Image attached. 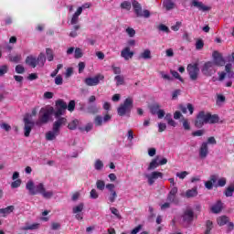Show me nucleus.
Instances as JSON below:
<instances>
[{"instance_id":"57","label":"nucleus","mask_w":234,"mask_h":234,"mask_svg":"<svg viewBox=\"0 0 234 234\" xmlns=\"http://www.w3.org/2000/svg\"><path fill=\"white\" fill-rule=\"evenodd\" d=\"M61 229V224H59L58 222H52L51 223V229L53 231H56L58 229Z\"/></svg>"},{"instance_id":"39","label":"nucleus","mask_w":234,"mask_h":234,"mask_svg":"<svg viewBox=\"0 0 234 234\" xmlns=\"http://www.w3.org/2000/svg\"><path fill=\"white\" fill-rule=\"evenodd\" d=\"M21 59H22L21 55H16V56L9 57V61H11L12 63H19V61H21Z\"/></svg>"},{"instance_id":"28","label":"nucleus","mask_w":234,"mask_h":234,"mask_svg":"<svg viewBox=\"0 0 234 234\" xmlns=\"http://www.w3.org/2000/svg\"><path fill=\"white\" fill-rule=\"evenodd\" d=\"M46 61H47V57L43 53H40L37 58V64L41 65V67H43Z\"/></svg>"},{"instance_id":"58","label":"nucleus","mask_w":234,"mask_h":234,"mask_svg":"<svg viewBox=\"0 0 234 234\" xmlns=\"http://www.w3.org/2000/svg\"><path fill=\"white\" fill-rule=\"evenodd\" d=\"M187 175H189V173L187 171H183V172L177 173L176 176L178 178H180L181 180H184V178H186V176H187Z\"/></svg>"},{"instance_id":"52","label":"nucleus","mask_w":234,"mask_h":234,"mask_svg":"<svg viewBox=\"0 0 234 234\" xmlns=\"http://www.w3.org/2000/svg\"><path fill=\"white\" fill-rule=\"evenodd\" d=\"M15 70L16 74H24L25 67H23V65H16Z\"/></svg>"},{"instance_id":"30","label":"nucleus","mask_w":234,"mask_h":234,"mask_svg":"<svg viewBox=\"0 0 234 234\" xmlns=\"http://www.w3.org/2000/svg\"><path fill=\"white\" fill-rule=\"evenodd\" d=\"M217 222L219 226H226V224L229 222V218L227 216H221L218 218Z\"/></svg>"},{"instance_id":"41","label":"nucleus","mask_w":234,"mask_h":234,"mask_svg":"<svg viewBox=\"0 0 234 234\" xmlns=\"http://www.w3.org/2000/svg\"><path fill=\"white\" fill-rule=\"evenodd\" d=\"M8 73V66L7 65H2L0 67V78H3L5 74Z\"/></svg>"},{"instance_id":"36","label":"nucleus","mask_w":234,"mask_h":234,"mask_svg":"<svg viewBox=\"0 0 234 234\" xmlns=\"http://www.w3.org/2000/svg\"><path fill=\"white\" fill-rule=\"evenodd\" d=\"M154 180H158V178H164V174L162 172H152L150 175Z\"/></svg>"},{"instance_id":"14","label":"nucleus","mask_w":234,"mask_h":234,"mask_svg":"<svg viewBox=\"0 0 234 234\" xmlns=\"http://www.w3.org/2000/svg\"><path fill=\"white\" fill-rule=\"evenodd\" d=\"M177 194L178 187H172L166 197L167 202L170 204H178V198H176Z\"/></svg>"},{"instance_id":"17","label":"nucleus","mask_w":234,"mask_h":234,"mask_svg":"<svg viewBox=\"0 0 234 234\" xmlns=\"http://www.w3.org/2000/svg\"><path fill=\"white\" fill-rule=\"evenodd\" d=\"M121 56L125 59V61H129V59H133L134 52L131 51V48L126 47L121 51Z\"/></svg>"},{"instance_id":"23","label":"nucleus","mask_w":234,"mask_h":234,"mask_svg":"<svg viewBox=\"0 0 234 234\" xmlns=\"http://www.w3.org/2000/svg\"><path fill=\"white\" fill-rule=\"evenodd\" d=\"M98 112H100V108L96 104H90L87 107L88 114H98Z\"/></svg>"},{"instance_id":"55","label":"nucleus","mask_w":234,"mask_h":234,"mask_svg":"<svg viewBox=\"0 0 234 234\" xmlns=\"http://www.w3.org/2000/svg\"><path fill=\"white\" fill-rule=\"evenodd\" d=\"M206 131L204 129L197 130L192 133V136H204Z\"/></svg>"},{"instance_id":"38","label":"nucleus","mask_w":234,"mask_h":234,"mask_svg":"<svg viewBox=\"0 0 234 234\" xmlns=\"http://www.w3.org/2000/svg\"><path fill=\"white\" fill-rule=\"evenodd\" d=\"M92 127H93L92 123L90 122V123L86 124L85 127H79V129L80 130L81 133H84V131L86 133H89V132L92 131Z\"/></svg>"},{"instance_id":"42","label":"nucleus","mask_w":234,"mask_h":234,"mask_svg":"<svg viewBox=\"0 0 234 234\" xmlns=\"http://www.w3.org/2000/svg\"><path fill=\"white\" fill-rule=\"evenodd\" d=\"M83 207H84L83 203H80L78 206H76L75 207H73L72 211L74 214L81 213V211H83Z\"/></svg>"},{"instance_id":"48","label":"nucleus","mask_w":234,"mask_h":234,"mask_svg":"<svg viewBox=\"0 0 234 234\" xmlns=\"http://www.w3.org/2000/svg\"><path fill=\"white\" fill-rule=\"evenodd\" d=\"M121 8L123 10H131V2L129 1H124L121 4Z\"/></svg>"},{"instance_id":"40","label":"nucleus","mask_w":234,"mask_h":234,"mask_svg":"<svg viewBox=\"0 0 234 234\" xmlns=\"http://www.w3.org/2000/svg\"><path fill=\"white\" fill-rule=\"evenodd\" d=\"M114 80L116 81L117 86L123 85L124 83V79H123V76L122 75L115 76Z\"/></svg>"},{"instance_id":"5","label":"nucleus","mask_w":234,"mask_h":234,"mask_svg":"<svg viewBox=\"0 0 234 234\" xmlns=\"http://www.w3.org/2000/svg\"><path fill=\"white\" fill-rule=\"evenodd\" d=\"M26 189H28L29 195H42L45 191V185L43 183H39L38 185L35 186L34 181H28L26 185Z\"/></svg>"},{"instance_id":"59","label":"nucleus","mask_w":234,"mask_h":234,"mask_svg":"<svg viewBox=\"0 0 234 234\" xmlns=\"http://www.w3.org/2000/svg\"><path fill=\"white\" fill-rule=\"evenodd\" d=\"M90 197L93 200H96V198H98L99 195H98V192L96 191V189L93 188V189L90 190Z\"/></svg>"},{"instance_id":"21","label":"nucleus","mask_w":234,"mask_h":234,"mask_svg":"<svg viewBox=\"0 0 234 234\" xmlns=\"http://www.w3.org/2000/svg\"><path fill=\"white\" fill-rule=\"evenodd\" d=\"M179 109H180L181 112H183V114H186L187 110H188L190 114H193V112H195V107L191 103H187L186 107L184 106V105H180Z\"/></svg>"},{"instance_id":"64","label":"nucleus","mask_w":234,"mask_h":234,"mask_svg":"<svg viewBox=\"0 0 234 234\" xmlns=\"http://www.w3.org/2000/svg\"><path fill=\"white\" fill-rule=\"evenodd\" d=\"M143 226L142 225H138L137 227H135L130 234H137L140 233V231L142 230Z\"/></svg>"},{"instance_id":"53","label":"nucleus","mask_w":234,"mask_h":234,"mask_svg":"<svg viewBox=\"0 0 234 234\" xmlns=\"http://www.w3.org/2000/svg\"><path fill=\"white\" fill-rule=\"evenodd\" d=\"M170 72H171L172 76H173L174 78H176V80H179V81H184V79H182V77L180 76V74L178 73V71H176V70H171Z\"/></svg>"},{"instance_id":"31","label":"nucleus","mask_w":234,"mask_h":234,"mask_svg":"<svg viewBox=\"0 0 234 234\" xmlns=\"http://www.w3.org/2000/svg\"><path fill=\"white\" fill-rule=\"evenodd\" d=\"M15 207L14 206H8L5 208H0V213L2 215H10L14 211Z\"/></svg>"},{"instance_id":"3","label":"nucleus","mask_w":234,"mask_h":234,"mask_svg":"<svg viewBox=\"0 0 234 234\" xmlns=\"http://www.w3.org/2000/svg\"><path fill=\"white\" fill-rule=\"evenodd\" d=\"M134 107V101L133 98L128 97L124 100L123 103L120 104L117 108L118 116H127L128 118L131 117V112Z\"/></svg>"},{"instance_id":"9","label":"nucleus","mask_w":234,"mask_h":234,"mask_svg":"<svg viewBox=\"0 0 234 234\" xmlns=\"http://www.w3.org/2000/svg\"><path fill=\"white\" fill-rule=\"evenodd\" d=\"M186 70L188 72L191 81H197L198 80V74L200 73V69L197 63L188 64Z\"/></svg>"},{"instance_id":"7","label":"nucleus","mask_w":234,"mask_h":234,"mask_svg":"<svg viewBox=\"0 0 234 234\" xmlns=\"http://www.w3.org/2000/svg\"><path fill=\"white\" fill-rule=\"evenodd\" d=\"M218 80L219 81H224L226 78L229 80H233L234 79V71H233V65L231 64H226L225 66V71L218 72Z\"/></svg>"},{"instance_id":"1","label":"nucleus","mask_w":234,"mask_h":234,"mask_svg":"<svg viewBox=\"0 0 234 234\" xmlns=\"http://www.w3.org/2000/svg\"><path fill=\"white\" fill-rule=\"evenodd\" d=\"M56 109H57L55 112L56 120H59V118H65L61 116H63L67 112V109L68 111H69V112H74V110L76 109V101H70L67 105V102H65V101L59 99L56 101Z\"/></svg>"},{"instance_id":"56","label":"nucleus","mask_w":234,"mask_h":234,"mask_svg":"<svg viewBox=\"0 0 234 234\" xmlns=\"http://www.w3.org/2000/svg\"><path fill=\"white\" fill-rule=\"evenodd\" d=\"M38 229H39V224L38 223H34L32 225H29V226L24 228L25 230Z\"/></svg>"},{"instance_id":"12","label":"nucleus","mask_w":234,"mask_h":234,"mask_svg":"<svg viewBox=\"0 0 234 234\" xmlns=\"http://www.w3.org/2000/svg\"><path fill=\"white\" fill-rule=\"evenodd\" d=\"M32 129H34V122L30 121L28 117L24 118V136L28 138L30 136V133H32Z\"/></svg>"},{"instance_id":"4","label":"nucleus","mask_w":234,"mask_h":234,"mask_svg":"<svg viewBox=\"0 0 234 234\" xmlns=\"http://www.w3.org/2000/svg\"><path fill=\"white\" fill-rule=\"evenodd\" d=\"M40 114L41 115L38 119L40 123H48V120H50V116H52V114L56 117V111L52 106L41 108Z\"/></svg>"},{"instance_id":"18","label":"nucleus","mask_w":234,"mask_h":234,"mask_svg":"<svg viewBox=\"0 0 234 234\" xmlns=\"http://www.w3.org/2000/svg\"><path fill=\"white\" fill-rule=\"evenodd\" d=\"M220 122V117L218 114H211V112H207V123L213 125Z\"/></svg>"},{"instance_id":"26","label":"nucleus","mask_w":234,"mask_h":234,"mask_svg":"<svg viewBox=\"0 0 234 234\" xmlns=\"http://www.w3.org/2000/svg\"><path fill=\"white\" fill-rule=\"evenodd\" d=\"M160 107H161L160 104L157 102L150 105L149 110H150L151 114H153V115L156 114L159 112Z\"/></svg>"},{"instance_id":"46","label":"nucleus","mask_w":234,"mask_h":234,"mask_svg":"<svg viewBox=\"0 0 234 234\" xmlns=\"http://www.w3.org/2000/svg\"><path fill=\"white\" fill-rule=\"evenodd\" d=\"M74 58H75L76 59H80V58H83V52L81 51V48H77L75 49Z\"/></svg>"},{"instance_id":"20","label":"nucleus","mask_w":234,"mask_h":234,"mask_svg":"<svg viewBox=\"0 0 234 234\" xmlns=\"http://www.w3.org/2000/svg\"><path fill=\"white\" fill-rule=\"evenodd\" d=\"M26 65H28L29 67H32L33 69H36L37 67V58L36 57L30 55L26 58Z\"/></svg>"},{"instance_id":"51","label":"nucleus","mask_w":234,"mask_h":234,"mask_svg":"<svg viewBox=\"0 0 234 234\" xmlns=\"http://www.w3.org/2000/svg\"><path fill=\"white\" fill-rule=\"evenodd\" d=\"M116 198H118V194L116 192L110 193L109 200L112 204L116 202Z\"/></svg>"},{"instance_id":"35","label":"nucleus","mask_w":234,"mask_h":234,"mask_svg":"<svg viewBox=\"0 0 234 234\" xmlns=\"http://www.w3.org/2000/svg\"><path fill=\"white\" fill-rule=\"evenodd\" d=\"M96 187H97V189H99V191H103V189H105V181L97 180Z\"/></svg>"},{"instance_id":"15","label":"nucleus","mask_w":234,"mask_h":234,"mask_svg":"<svg viewBox=\"0 0 234 234\" xmlns=\"http://www.w3.org/2000/svg\"><path fill=\"white\" fill-rule=\"evenodd\" d=\"M183 221L186 224H191L195 218V212L191 208H187L182 215Z\"/></svg>"},{"instance_id":"2","label":"nucleus","mask_w":234,"mask_h":234,"mask_svg":"<svg viewBox=\"0 0 234 234\" xmlns=\"http://www.w3.org/2000/svg\"><path fill=\"white\" fill-rule=\"evenodd\" d=\"M61 125H67V118L57 119V121L53 123L52 131L46 133V140H48V142H52V140H56L57 136H59Z\"/></svg>"},{"instance_id":"8","label":"nucleus","mask_w":234,"mask_h":234,"mask_svg":"<svg viewBox=\"0 0 234 234\" xmlns=\"http://www.w3.org/2000/svg\"><path fill=\"white\" fill-rule=\"evenodd\" d=\"M207 112H205L204 111H200L197 116L194 122V125L197 129H202L206 123H207Z\"/></svg>"},{"instance_id":"60","label":"nucleus","mask_w":234,"mask_h":234,"mask_svg":"<svg viewBox=\"0 0 234 234\" xmlns=\"http://www.w3.org/2000/svg\"><path fill=\"white\" fill-rule=\"evenodd\" d=\"M21 186V179H16V181H14L12 184H11V187L13 189H16L17 187H19Z\"/></svg>"},{"instance_id":"13","label":"nucleus","mask_w":234,"mask_h":234,"mask_svg":"<svg viewBox=\"0 0 234 234\" xmlns=\"http://www.w3.org/2000/svg\"><path fill=\"white\" fill-rule=\"evenodd\" d=\"M212 62L214 63L215 67H224V65H226V60H224L222 54H220L218 51H214L212 54Z\"/></svg>"},{"instance_id":"61","label":"nucleus","mask_w":234,"mask_h":234,"mask_svg":"<svg viewBox=\"0 0 234 234\" xmlns=\"http://www.w3.org/2000/svg\"><path fill=\"white\" fill-rule=\"evenodd\" d=\"M116 186H114V184H108L106 185V189H108V191L111 193H116V190H114Z\"/></svg>"},{"instance_id":"6","label":"nucleus","mask_w":234,"mask_h":234,"mask_svg":"<svg viewBox=\"0 0 234 234\" xmlns=\"http://www.w3.org/2000/svg\"><path fill=\"white\" fill-rule=\"evenodd\" d=\"M132 6L137 17H145V18L151 17V12H149V10L144 9L142 12V5L138 1L132 0Z\"/></svg>"},{"instance_id":"10","label":"nucleus","mask_w":234,"mask_h":234,"mask_svg":"<svg viewBox=\"0 0 234 234\" xmlns=\"http://www.w3.org/2000/svg\"><path fill=\"white\" fill-rule=\"evenodd\" d=\"M201 72L204 76L209 77L213 76L215 72H217V69L215 68V63L213 61H207L203 65L201 69Z\"/></svg>"},{"instance_id":"44","label":"nucleus","mask_w":234,"mask_h":234,"mask_svg":"<svg viewBox=\"0 0 234 234\" xmlns=\"http://www.w3.org/2000/svg\"><path fill=\"white\" fill-rule=\"evenodd\" d=\"M94 167L97 171H101V169H103V162H101V160H97L95 162Z\"/></svg>"},{"instance_id":"43","label":"nucleus","mask_w":234,"mask_h":234,"mask_svg":"<svg viewBox=\"0 0 234 234\" xmlns=\"http://www.w3.org/2000/svg\"><path fill=\"white\" fill-rule=\"evenodd\" d=\"M41 195L44 198H52V197H54V192L44 189V192H42Z\"/></svg>"},{"instance_id":"29","label":"nucleus","mask_w":234,"mask_h":234,"mask_svg":"<svg viewBox=\"0 0 234 234\" xmlns=\"http://www.w3.org/2000/svg\"><path fill=\"white\" fill-rule=\"evenodd\" d=\"M80 123V121H78L77 119L71 121L69 124H68V129H69V131H76V129H78V125Z\"/></svg>"},{"instance_id":"24","label":"nucleus","mask_w":234,"mask_h":234,"mask_svg":"<svg viewBox=\"0 0 234 234\" xmlns=\"http://www.w3.org/2000/svg\"><path fill=\"white\" fill-rule=\"evenodd\" d=\"M212 213L218 214L222 211V201L218 200L214 206L211 207Z\"/></svg>"},{"instance_id":"49","label":"nucleus","mask_w":234,"mask_h":234,"mask_svg":"<svg viewBox=\"0 0 234 234\" xmlns=\"http://www.w3.org/2000/svg\"><path fill=\"white\" fill-rule=\"evenodd\" d=\"M0 129H4V131H6L8 133L12 130V126L6 122L0 123Z\"/></svg>"},{"instance_id":"25","label":"nucleus","mask_w":234,"mask_h":234,"mask_svg":"<svg viewBox=\"0 0 234 234\" xmlns=\"http://www.w3.org/2000/svg\"><path fill=\"white\" fill-rule=\"evenodd\" d=\"M197 195H198V190L197 189V187H194L192 189H188L186 192V198H193L195 197H197Z\"/></svg>"},{"instance_id":"63","label":"nucleus","mask_w":234,"mask_h":234,"mask_svg":"<svg viewBox=\"0 0 234 234\" xmlns=\"http://www.w3.org/2000/svg\"><path fill=\"white\" fill-rule=\"evenodd\" d=\"M166 129H167V125L165 123L160 122L158 124V132L159 133H164V131H165Z\"/></svg>"},{"instance_id":"62","label":"nucleus","mask_w":234,"mask_h":234,"mask_svg":"<svg viewBox=\"0 0 234 234\" xmlns=\"http://www.w3.org/2000/svg\"><path fill=\"white\" fill-rule=\"evenodd\" d=\"M55 83L56 85H63V77L61 75H58L55 78Z\"/></svg>"},{"instance_id":"45","label":"nucleus","mask_w":234,"mask_h":234,"mask_svg":"<svg viewBox=\"0 0 234 234\" xmlns=\"http://www.w3.org/2000/svg\"><path fill=\"white\" fill-rule=\"evenodd\" d=\"M196 48L197 50H202L204 48V40L197 39L196 42Z\"/></svg>"},{"instance_id":"34","label":"nucleus","mask_w":234,"mask_h":234,"mask_svg":"<svg viewBox=\"0 0 234 234\" xmlns=\"http://www.w3.org/2000/svg\"><path fill=\"white\" fill-rule=\"evenodd\" d=\"M94 123L96 127H101L103 125V117H101V115H97L94 119Z\"/></svg>"},{"instance_id":"22","label":"nucleus","mask_w":234,"mask_h":234,"mask_svg":"<svg viewBox=\"0 0 234 234\" xmlns=\"http://www.w3.org/2000/svg\"><path fill=\"white\" fill-rule=\"evenodd\" d=\"M158 160H160V155H157L154 159H153L148 166V171L153 169H156L160 165Z\"/></svg>"},{"instance_id":"27","label":"nucleus","mask_w":234,"mask_h":234,"mask_svg":"<svg viewBox=\"0 0 234 234\" xmlns=\"http://www.w3.org/2000/svg\"><path fill=\"white\" fill-rule=\"evenodd\" d=\"M163 5L165 10H173V8H175V2L172 0H165Z\"/></svg>"},{"instance_id":"47","label":"nucleus","mask_w":234,"mask_h":234,"mask_svg":"<svg viewBox=\"0 0 234 234\" xmlns=\"http://www.w3.org/2000/svg\"><path fill=\"white\" fill-rule=\"evenodd\" d=\"M126 33L128 34L129 37H134L136 36V30L133 27H127Z\"/></svg>"},{"instance_id":"50","label":"nucleus","mask_w":234,"mask_h":234,"mask_svg":"<svg viewBox=\"0 0 234 234\" xmlns=\"http://www.w3.org/2000/svg\"><path fill=\"white\" fill-rule=\"evenodd\" d=\"M233 192H234V186H229L225 190V196L226 197H233Z\"/></svg>"},{"instance_id":"33","label":"nucleus","mask_w":234,"mask_h":234,"mask_svg":"<svg viewBox=\"0 0 234 234\" xmlns=\"http://www.w3.org/2000/svg\"><path fill=\"white\" fill-rule=\"evenodd\" d=\"M139 58L142 59H151V50L144 49V52L140 54Z\"/></svg>"},{"instance_id":"19","label":"nucleus","mask_w":234,"mask_h":234,"mask_svg":"<svg viewBox=\"0 0 234 234\" xmlns=\"http://www.w3.org/2000/svg\"><path fill=\"white\" fill-rule=\"evenodd\" d=\"M192 5L198 8V10H201L202 12H209L211 10V7L205 5L204 3L198 2V0H193Z\"/></svg>"},{"instance_id":"32","label":"nucleus","mask_w":234,"mask_h":234,"mask_svg":"<svg viewBox=\"0 0 234 234\" xmlns=\"http://www.w3.org/2000/svg\"><path fill=\"white\" fill-rule=\"evenodd\" d=\"M46 56H47L48 61H54V51L52 50V48H48L46 49Z\"/></svg>"},{"instance_id":"54","label":"nucleus","mask_w":234,"mask_h":234,"mask_svg":"<svg viewBox=\"0 0 234 234\" xmlns=\"http://www.w3.org/2000/svg\"><path fill=\"white\" fill-rule=\"evenodd\" d=\"M158 29L161 30V32H166V34L170 32L169 27L164 24L159 25Z\"/></svg>"},{"instance_id":"11","label":"nucleus","mask_w":234,"mask_h":234,"mask_svg":"<svg viewBox=\"0 0 234 234\" xmlns=\"http://www.w3.org/2000/svg\"><path fill=\"white\" fill-rule=\"evenodd\" d=\"M105 80V76L101 74H97L95 77H89L84 80V83L88 87H96V85H100V81H103Z\"/></svg>"},{"instance_id":"16","label":"nucleus","mask_w":234,"mask_h":234,"mask_svg":"<svg viewBox=\"0 0 234 234\" xmlns=\"http://www.w3.org/2000/svg\"><path fill=\"white\" fill-rule=\"evenodd\" d=\"M207 154H209V147L207 146V143L203 142L199 147V158L204 160L207 158Z\"/></svg>"},{"instance_id":"37","label":"nucleus","mask_w":234,"mask_h":234,"mask_svg":"<svg viewBox=\"0 0 234 234\" xmlns=\"http://www.w3.org/2000/svg\"><path fill=\"white\" fill-rule=\"evenodd\" d=\"M206 230H205V234H210L211 233V229H213V222H211V220H207L206 223Z\"/></svg>"}]
</instances>
